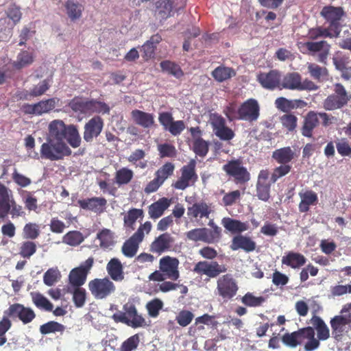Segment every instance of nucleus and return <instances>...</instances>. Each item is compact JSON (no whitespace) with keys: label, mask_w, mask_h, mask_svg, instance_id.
Wrapping results in <instances>:
<instances>
[{"label":"nucleus","mask_w":351,"mask_h":351,"mask_svg":"<svg viewBox=\"0 0 351 351\" xmlns=\"http://www.w3.org/2000/svg\"><path fill=\"white\" fill-rule=\"evenodd\" d=\"M40 152L42 158L51 161L62 160L72 154L71 149L64 141H55L51 138H48L42 144Z\"/></svg>","instance_id":"obj_1"},{"label":"nucleus","mask_w":351,"mask_h":351,"mask_svg":"<svg viewBox=\"0 0 351 351\" xmlns=\"http://www.w3.org/2000/svg\"><path fill=\"white\" fill-rule=\"evenodd\" d=\"M123 312L119 311L112 316L113 320L130 326L134 328L142 327L145 325V319L138 313L135 304L127 302L123 306Z\"/></svg>","instance_id":"obj_2"},{"label":"nucleus","mask_w":351,"mask_h":351,"mask_svg":"<svg viewBox=\"0 0 351 351\" xmlns=\"http://www.w3.org/2000/svg\"><path fill=\"white\" fill-rule=\"evenodd\" d=\"M333 91L323 102V106L326 110L340 109L347 105L351 99V95L340 83L334 84Z\"/></svg>","instance_id":"obj_3"},{"label":"nucleus","mask_w":351,"mask_h":351,"mask_svg":"<svg viewBox=\"0 0 351 351\" xmlns=\"http://www.w3.org/2000/svg\"><path fill=\"white\" fill-rule=\"evenodd\" d=\"M298 46L300 51L304 54L315 55L316 53H319L318 61L324 64L326 62L330 49V45L327 41L300 42Z\"/></svg>","instance_id":"obj_4"},{"label":"nucleus","mask_w":351,"mask_h":351,"mask_svg":"<svg viewBox=\"0 0 351 351\" xmlns=\"http://www.w3.org/2000/svg\"><path fill=\"white\" fill-rule=\"evenodd\" d=\"M88 289L96 299L106 298L116 290L114 284L107 277L90 280L88 282Z\"/></svg>","instance_id":"obj_5"},{"label":"nucleus","mask_w":351,"mask_h":351,"mask_svg":"<svg viewBox=\"0 0 351 351\" xmlns=\"http://www.w3.org/2000/svg\"><path fill=\"white\" fill-rule=\"evenodd\" d=\"M195 166L196 162L193 159L184 165L180 169L181 176L172 184V186L176 189L184 190L193 184L198 178L195 173Z\"/></svg>","instance_id":"obj_6"},{"label":"nucleus","mask_w":351,"mask_h":351,"mask_svg":"<svg viewBox=\"0 0 351 351\" xmlns=\"http://www.w3.org/2000/svg\"><path fill=\"white\" fill-rule=\"evenodd\" d=\"M94 263L93 257H89L77 267L73 269L69 275L70 285L73 287L83 285Z\"/></svg>","instance_id":"obj_7"},{"label":"nucleus","mask_w":351,"mask_h":351,"mask_svg":"<svg viewBox=\"0 0 351 351\" xmlns=\"http://www.w3.org/2000/svg\"><path fill=\"white\" fill-rule=\"evenodd\" d=\"M4 315L12 319H19L23 324L31 323L36 317V313L30 307L22 304L14 303L4 311Z\"/></svg>","instance_id":"obj_8"},{"label":"nucleus","mask_w":351,"mask_h":351,"mask_svg":"<svg viewBox=\"0 0 351 351\" xmlns=\"http://www.w3.org/2000/svg\"><path fill=\"white\" fill-rule=\"evenodd\" d=\"M223 169L228 175L233 177L237 184H244L250 179V173L238 160L228 162L223 167Z\"/></svg>","instance_id":"obj_9"},{"label":"nucleus","mask_w":351,"mask_h":351,"mask_svg":"<svg viewBox=\"0 0 351 351\" xmlns=\"http://www.w3.org/2000/svg\"><path fill=\"white\" fill-rule=\"evenodd\" d=\"M260 115V106L254 99H248L239 108V119L256 121Z\"/></svg>","instance_id":"obj_10"},{"label":"nucleus","mask_w":351,"mask_h":351,"mask_svg":"<svg viewBox=\"0 0 351 351\" xmlns=\"http://www.w3.org/2000/svg\"><path fill=\"white\" fill-rule=\"evenodd\" d=\"M104 122L99 116H94L89 119L84 125L83 138L87 143L93 142L94 138H97L102 132Z\"/></svg>","instance_id":"obj_11"},{"label":"nucleus","mask_w":351,"mask_h":351,"mask_svg":"<svg viewBox=\"0 0 351 351\" xmlns=\"http://www.w3.org/2000/svg\"><path fill=\"white\" fill-rule=\"evenodd\" d=\"M256 80L261 86L267 90L280 88L281 72L277 69L270 70L269 72H260Z\"/></svg>","instance_id":"obj_12"},{"label":"nucleus","mask_w":351,"mask_h":351,"mask_svg":"<svg viewBox=\"0 0 351 351\" xmlns=\"http://www.w3.org/2000/svg\"><path fill=\"white\" fill-rule=\"evenodd\" d=\"M179 261L177 258L169 256H163L159 261V269L166 278L176 280L180 277L178 271Z\"/></svg>","instance_id":"obj_13"},{"label":"nucleus","mask_w":351,"mask_h":351,"mask_svg":"<svg viewBox=\"0 0 351 351\" xmlns=\"http://www.w3.org/2000/svg\"><path fill=\"white\" fill-rule=\"evenodd\" d=\"M320 14L329 22L330 29H336L337 31L341 29L340 21L345 14L341 7L324 6Z\"/></svg>","instance_id":"obj_14"},{"label":"nucleus","mask_w":351,"mask_h":351,"mask_svg":"<svg viewBox=\"0 0 351 351\" xmlns=\"http://www.w3.org/2000/svg\"><path fill=\"white\" fill-rule=\"evenodd\" d=\"M174 238L168 232H164L155 237L149 246L151 252L161 254L170 251L174 244Z\"/></svg>","instance_id":"obj_15"},{"label":"nucleus","mask_w":351,"mask_h":351,"mask_svg":"<svg viewBox=\"0 0 351 351\" xmlns=\"http://www.w3.org/2000/svg\"><path fill=\"white\" fill-rule=\"evenodd\" d=\"M269 172L267 169L260 171L256 182V196L262 201L267 202L270 198L271 182L268 181Z\"/></svg>","instance_id":"obj_16"},{"label":"nucleus","mask_w":351,"mask_h":351,"mask_svg":"<svg viewBox=\"0 0 351 351\" xmlns=\"http://www.w3.org/2000/svg\"><path fill=\"white\" fill-rule=\"evenodd\" d=\"M332 336L337 341H341L350 329V324L341 315H335L330 321Z\"/></svg>","instance_id":"obj_17"},{"label":"nucleus","mask_w":351,"mask_h":351,"mask_svg":"<svg viewBox=\"0 0 351 351\" xmlns=\"http://www.w3.org/2000/svg\"><path fill=\"white\" fill-rule=\"evenodd\" d=\"M77 204L82 209L91 210L96 213H101L104 211L107 200L104 197H93L79 199Z\"/></svg>","instance_id":"obj_18"},{"label":"nucleus","mask_w":351,"mask_h":351,"mask_svg":"<svg viewBox=\"0 0 351 351\" xmlns=\"http://www.w3.org/2000/svg\"><path fill=\"white\" fill-rule=\"evenodd\" d=\"M299 153L297 154L291 147H284L276 149L272 153V158L278 164L289 165L293 160L297 158Z\"/></svg>","instance_id":"obj_19"},{"label":"nucleus","mask_w":351,"mask_h":351,"mask_svg":"<svg viewBox=\"0 0 351 351\" xmlns=\"http://www.w3.org/2000/svg\"><path fill=\"white\" fill-rule=\"evenodd\" d=\"M319 119H317V112L309 111L304 118L303 123L300 131L302 136L311 138L313 136V130L318 126Z\"/></svg>","instance_id":"obj_20"},{"label":"nucleus","mask_w":351,"mask_h":351,"mask_svg":"<svg viewBox=\"0 0 351 351\" xmlns=\"http://www.w3.org/2000/svg\"><path fill=\"white\" fill-rule=\"evenodd\" d=\"M282 264L292 269H300L306 264V258L301 253L289 251L282 257Z\"/></svg>","instance_id":"obj_21"},{"label":"nucleus","mask_w":351,"mask_h":351,"mask_svg":"<svg viewBox=\"0 0 351 351\" xmlns=\"http://www.w3.org/2000/svg\"><path fill=\"white\" fill-rule=\"evenodd\" d=\"M171 200L167 197L160 198L158 201L151 204L148 206V215L149 218L157 219L162 217L165 211L170 206Z\"/></svg>","instance_id":"obj_22"},{"label":"nucleus","mask_w":351,"mask_h":351,"mask_svg":"<svg viewBox=\"0 0 351 351\" xmlns=\"http://www.w3.org/2000/svg\"><path fill=\"white\" fill-rule=\"evenodd\" d=\"M256 246V243L250 237L238 234L233 237L230 249L234 251L242 249L246 252H250L254 251Z\"/></svg>","instance_id":"obj_23"},{"label":"nucleus","mask_w":351,"mask_h":351,"mask_svg":"<svg viewBox=\"0 0 351 351\" xmlns=\"http://www.w3.org/2000/svg\"><path fill=\"white\" fill-rule=\"evenodd\" d=\"M238 291L235 280L230 276L225 275L221 281V296L226 300L233 298Z\"/></svg>","instance_id":"obj_24"},{"label":"nucleus","mask_w":351,"mask_h":351,"mask_svg":"<svg viewBox=\"0 0 351 351\" xmlns=\"http://www.w3.org/2000/svg\"><path fill=\"white\" fill-rule=\"evenodd\" d=\"M276 108L286 113H290L293 109L302 108L305 107L307 104L306 101L302 99H293L289 100L285 97H278L275 101Z\"/></svg>","instance_id":"obj_25"},{"label":"nucleus","mask_w":351,"mask_h":351,"mask_svg":"<svg viewBox=\"0 0 351 351\" xmlns=\"http://www.w3.org/2000/svg\"><path fill=\"white\" fill-rule=\"evenodd\" d=\"M301 199L298 209L300 213H307L311 206L316 205L318 202V197L315 192L312 190H307L305 192L299 193Z\"/></svg>","instance_id":"obj_26"},{"label":"nucleus","mask_w":351,"mask_h":351,"mask_svg":"<svg viewBox=\"0 0 351 351\" xmlns=\"http://www.w3.org/2000/svg\"><path fill=\"white\" fill-rule=\"evenodd\" d=\"M12 193L3 184L0 182V218L4 219L10 212V203Z\"/></svg>","instance_id":"obj_27"},{"label":"nucleus","mask_w":351,"mask_h":351,"mask_svg":"<svg viewBox=\"0 0 351 351\" xmlns=\"http://www.w3.org/2000/svg\"><path fill=\"white\" fill-rule=\"evenodd\" d=\"M301 75L297 72L287 73L281 77L279 90H298Z\"/></svg>","instance_id":"obj_28"},{"label":"nucleus","mask_w":351,"mask_h":351,"mask_svg":"<svg viewBox=\"0 0 351 351\" xmlns=\"http://www.w3.org/2000/svg\"><path fill=\"white\" fill-rule=\"evenodd\" d=\"M106 270L113 280L121 281L124 279L123 267L118 258H111L106 265Z\"/></svg>","instance_id":"obj_29"},{"label":"nucleus","mask_w":351,"mask_h":351,"mask_svg":"<svg viewBox=\"0 0 351 351\" xmlns=\"http://www.w3.org/2000/svg\"><path fill=\"white\" fill-rule=\"evenodd\" d=\"M66 14L71 21H75L82 17L84 5L75 0H66L64 4Z\"/></svg>","instance_id":"obj_30"},{"label":"nucleus","mask_w":351,"mask_h":351,"mask_svg":"<svg viewBox=\"0 0 351 351\" xmlns=\"http://www.w3.org/2000/svg\"><path fill=\"white\" fill-rule=\"evenodd\" d=\"M210 212V208L204 202H196L187 208V215L189 218H208Z\"/></svg>","instance_id":"obj_31"},{"label":"nucleus","mask_w":351,"mask_h":351,"mask_svg":"<svg viewBox=\"0 0 351 351\" xmlns=\"http://www.w3.org/2000/svg\"><path fill=\"white\" fill-rule=\"evenodd\" d=\"M224 228L232 234H239L245 232L249 229V224L246 222H242L239 220L230 217H224L221 220Z\"/></svg>","instance_id":"obj_32"},{"label":"nucleus","mask_w":351,"mask_h":351,"mask_svg":"<svg viewBox=\"0 0 351 351\" xmlns=\"http://www.w3.org/2000/svg\"><path fill=\"white\" fill-rule=\"evenodd\" d=\"M131 117L135 123L144 128H149L154 123V117L152 114L140 110H133L131 112Z\"/></svg>","instance_id":"obj_33"},{"label":"nucleus","mask_w":351,"mask_h":351,"mask_svg":"<svg viewBox=\"0 0 351 351\" xmlns=\"http://www.w3.org/2000/svg\"><path fill=\"white\" fill-rule=\"evenodd\" d=\"M68 125L62 120H53L49 125V134L57 141H63Z\"/></svg>","instance_id":"obj_34"},{"label":"nucleus","mask_w":351,"mask_h":351,"mask_svg":"<svg viewBox=\"0 0 351 351\" xmlns=\"http://www.w3.org/2000/svg\"><path fill=\"white\" fill-rule=\"evenodd\" d=\"M304 332L305 328H300L291 333L287 332L282 335V341L287 346L295 348L303 342Z\"/></svg>","instance_id":"obj_35"},{"label":"nucleus","mask_w":351,"mask_h":351,"mask_svg":"<svg viewBox=\"0 0 351 351\" xmlns=\"http://www.w3.org/2000/svg\"><path fill=\"white\" fill-rule=\"evenodd\" d=\"M141 242V241L132 235L128 240H126L123 243L121 247V252L125 257H134L139 248V244Z\"/></svg>","instance_id":"obj_36"},{"label":"nucleus","mask_w":351,"mask_h":351,"mask_svg":"<svg viewBox=\"0 0 351 351\" xmlns=\"http://www.w3.org/2000/svg\"><path fill=\"white\" fill-rule=\"evenodd\" d=\"M311 322L317 330V338L321 341H325L330 337V330L324 320L319 316L313 315Z\"/></svg>","instance_id":"obj_37"},{"label":"nucleus","mask_w":351,"mask_h":351,"mask_svg":"<svg viewBox=\"0 0 351 351\" xmlns=\"http://www.w3.org/2000/svg\"><path fill=\"white\" fill-rule=\"evenodd\" d=\"M64 139L73 148H77L80 146L82 138L76 125L73 124L68 125Z\"/></svg>","instance_id":"obj_38"},{"label":"nucleus","mask_w":351,"mask_h":351,"mask_svg":"<svg viewBox=\"0 0 351 351\" xmlns=\"http://www.w3.org/2000/svg\"><path fill=\"white\" fill-rule=\"evenodd\" d=\"M97 239L99 241V246L102 249H107L114 244V232L108 228H103L98 232Z\"/></svg>","instance_id":"obj_39"},{"label":"nucleus","mask_w":351,"mask_h":351,"mask_svg":"<svg viewBox=\"0 0 351 351\" xmlns=\"http://www.w3.org/2000/svg\"><path fill=\"white\" fill-rule=\"evenodd\" d=\"M188 239L193 241L209 242L211 239V232L206 228H195L186 233Z\"/></svg>","instance_id":"obj_40"},{"label":"nucleus","mask_w":351,"mask_h":351,"mask_svg":"<svg viewBox=\"0 0 351 351\" xmlns=\"http://www.w3.org/2000/svg\"><path fill=\"white\" fill-rule=\"evenodd\" d=\"M304 339L308 340L304 345V350L306 351H313L319 348L320 345V340L315 337L314 328L311 326L305 327Z\"/></svg>","instance_id":"obj_41"},{"label":"nucleus","mask_w":351,"mask_h":351,"mask_svg":"<svg viewBox=\"0 0 351 351\" xmlns=\"http://www.w3.org/2000/svg\"><path fill=\"white\" fill-rule=\"evenodd\" d=\"M144 213L140 208L130 209L123 217L124 226L134 229V225L138 218H143Z\"/></svg>","instance_id":"obj_42"},{"label":"nucleus","mask_w":351,"mask_h":351,"mask_svg":"<svg viewBox=\"0 0 351 351\" xmlns=\"http://www.w3.org/2000/svg\"><path fill=\"white\" fill-rule=\"evenodd\" d=\"M32 302L34 305L40 308L47 311H52L53 306L52 303L45 298L43 294L38 292L31 293Z\"/></svg>","instance_id":"obj_43"},{"label":"nucleus","mask_w":351,"mask_h":351,"mask_svg":"<svg viewBox=\"0 0 351 351\" xmlns=\"http://www.w3.org/2000/svg\"><path fill=\"white\" fill-rule=\"evenodd\" d=\"M298 117L292 113H286L280 117L282 128L288 132H293L298 125Z\"/></svg>","instance_id":"obj_44"},{"label":"nucleus","mask_w":351,"mask_h":351,"mask_svg":"<svg viewBox=\"0 0 351 351\" xmlns=\"http://www.w3.org/2000/svg\"><path fill=\"white\" fill-rule=\"evenodd\" d=\"M34 60V57L32 52L22 51L18 54L17 59L14 62L13 66L17 69H21L32 64Z\"/></svg>","instance_id":"obj_45"},{"label":"nucleus","mask_w":351,"mask_h":351,"mask_svg":"<svg viewBox=\"0 0 351 351\" xmlns=\"http://www.w3.org/2000/svg\"><path fill=\"white\" fill-rule=\"evenodd\" d=\"M199 324L212 325L214 326H217V322L215 320V317L213 316L209 315L208 314H204L202 316L198 317L195 319V326H191L189 328V334H191L192 332L195 333L197 328L199 330L204 329V326H197Z\"/></svg>","instance_id":"obj_46"},{"label":"nucleus","mask_w":351,"mask_h":351,"mask_svg":"<svg viewBox=\"0 0 351 351\" xmlns=\"http://www.w3.org/2000/svg\"><path fill=\"white\" fill-rule=\"evenodd\" d=\"M307 69L310 75L316 80H324L328 74L326 67L320 66L315 63H308Z\"/></svg>","instance_id":"obj_47"},{"label":"nucleus","mask_w":351,"mask_h":351,"mask_svg":"<svg viewBox=\"0 0 351 351\" xmlns=\"http://www.w3.org/2000/svg\"><path fill=\"white\" fill-rule=\"evenodd\" d=\"M157 14L162 19H166L174 11L171 0H160L157 2Z\"/></svg>","instance_id":"obj_48"},{"label":"nucleus","mask_w":351,"mask_h":351,"mask_svg":"<svg viewBox=\"0 0 351 351\" xmlns=\"http://www.w3.org/2000/svg\"><path fill=\"white\" fill-rule=\"evenodd\" d=\"M160 66L163 71L167 72L177 78H180L184 75L180 66L169 60L162 61L160 63Z\"/></svg>","instance_id":"obj_49"},{"label":"nucleus","mask_w":351,"mask_h":351,"mask_svg":"<svg viewBox=\"0 0 351 351\" xmlns=\"http://www.w3.org/2000/svg\"><path fill=\"white\" fill-rule=\"evenodd\" d=\"M174 169V165L172 162H167L156 171V178L163 184L173 173Z\"/></svg>","instance_id":"obj_50"},{"label":"nucleus","mask_w":351,"mask_h":351,"mask_svg":"<svg viewBox=\"0 0 351 351\" xmlns=\"http://www.w3.org/2000/svg\"><path fill=\"white\" fill-rule=\"evenodd\" d=\"M69 106L74 112L88 113V100H85L82 97H75L69 101Z\"/></svg>","instance_id":"obj_51"},{"label":"nucleus","mask_w":351,"mask_h":351,"mask_svg":"<svg viewBox=\"0 0 351 351\" xmlns=\"http://www.w3.org/2000/svg\"><path fill=\"white\" fill-rule=\"evenodd\" d=\"M133 171L126 167L118 170L115 174L116 183L121 186L128 184L133 178Z\"/></svg>","instance_id":"obj_52"},{"label":"nucleus","mask_w":351,"mask_h":351,"mask_svg":"<svg viewBox=\"0 0 351 351\" xmlns=\"http://www.w3.org/2000/svg\"><path fill=\"white\" fill-rule=\"evenodd\" d=\"M40 233V227L35 223H27L23 229V237L26 239L34 240L39 237Z\"/></svg>","instance_id":"obj_53"},{"label":"nucleus","mask_w":351,"mask_h":351,"mask_svg":"<svg viewBox=\"0 0 351 351\" xmlns=\"http://www.w3.org/2000/svg\"><path fill=\"white\" fill-rule=\"evenodd\" d=\"M110 108L105 102L97 101L96 99L88 100V113H102L108 114Z\"/></svg>","instance_id":"obj_54"},{"label":"nucleus","mask_w":351,"mask_h":351,"mask_svg":"<svg viewBox=\"0 0 351 351\" xmlns=\"http://www.w3.org/2000/svg\"><path fill=\"white\" fill-rule=\"evenodd\" d=\"M63 243L71 246H77L84 241L82 234L76 230L69 231L67 232L62 239Z\"/></svg>","instance_id":"obj_55"},{"label":"nucleus","mask_w":351,"mask_h":351,"mask_svg":"<svg viewBox=\"0 0 351 351\" xmlns=\"http://www.w3.org/2000/svg\"><path fill=\"white\" fill-rule=\"evenodd\" d=\"M64 329L65 327L64 325L55 321H50L40 326V332L42 335H47L56 332H62Z\"/></svg>","instance_id":"obj_56"},{"label":"nucleus","mask_w":351,"mask_h":351,"mask_svg":"<svg viewBox=\"0 0 351 351\" xmlns=\"http://www.w3.org/2000/svg\"><path fill=\"white\" fill-rule=\"evenodd\" d=\"M36 244L32 241H26L21 243L19 247V254L25 258H29L36 252Z\"/></svg>","instance_id":"obj_57"},{"label":"nucleus","mask_w":351,"mask_h":351,"mask_svg":"<svg viewBox=\"0 0 351 351\" xmlns=\"http://www.w3.org/2000/svg\"><path fill=\"white\" fill-rule=\"evenodd\" d=\"M51 79H45L40 81L38 84L34 85L30 88L33 97H38L43 95L51 87Z\"/></svg>","instance_id":"obj_58"},{"label":"nucleus","mask_w":351,"mask_h":351,"mask_svg":"<svg viewBox=\"0 0 351 351\" xmlns=\"http://www.w3.org/2000/svg\"><path fill=\"white\" fill-rule=\"evenodd\" d=\"M36 115H41L52 110L56 105V98H51L46 100L40 101L36 104Z\"/></svg>","instance_id":"obj_59"},{"label":"nucleus","mask_w":351,"mask_h":351,"mask_svg":"<svg viewBox=\"0 0 351 351\" xmlns=\"http://www.w3.org/2000/svg\"><path fill=\"white\" fill-rule=\"evenodd\" d=\"M163 307V302L159 298H154L146 304V309L151 317H157Z\"/></svg>","instance_id":"obj_60"},{"label":"nucleus","mask_w":351,"mask_h":351,"mask_svg":"<svg viewBox=\"0 0 351 351\" xmlns=\"http://www.w3.org/2000/svg\"><path fill=\"white\" fill-rule=\"evenodd\" d=\"M265 301V298L263 296L256 297L252 293L247 292L241 298L243 304L247 306L256 307L260 306Z\"/></svg>","instance_id":"obj_61"},{"label":"nucleus","mask_w":351,"mask_h":351,"mask_svg":"<svg viewBox=\"0 0 351 351\" xmlns=\"http://www.w3.org/2000/svg\"><path fill=\"white\" fill-rule=\"evenodd\" d=\"M291 170L290 165H280L273 169L270 181L271 183L276 182L280 178L287 175Z\"/></svg>","instance_id":"obj_62"},{"label":"nucleus","mask_w":351,"mask_h":351,"mask_svg":"<svg viewBox=\"0 0 351 351\" xmlns=\"http://www.w3.org/2000/svg\"><path fill=\"white\" fill-rule=\"evenodd\" d=\"M193 150L198 156L204 157L208 152V143L202 138L193 140Z\"/></svg>","instance_id":"obj_63"},{"label":"nucleus","mask_w":351,"mask_h":351,"mask_svg":"<svg viewBox=\"0 0 351 351\" xmlns=\"http://www.w3.org/2000/svg\"><path fill=\"white\" fill-rule=\"evenodd\" d=\"M138 335H134L126 339L121 345L120 351H132L136 349L139 344Z\"/></svg>","instance_id":"obj_64"}]
</instances>
